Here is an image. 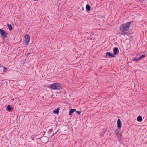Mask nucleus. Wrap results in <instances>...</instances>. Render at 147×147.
<instances>
[{
    "label": "nucleus",
    "instance_id": "obj_1",
    "mask_svg": "<svg viewBox=\"0 0 147 147\" xmlns=\"http://www.w3.org/2000/svg\"><path fill=\"white\" fill-rule=\"evenodd\" d=\"M133 22L131 21L124 23L120 26V29L121 31L125 32L128 31L129 29V27L131 25Z\"/></svg>",
    "mask_w": 147,
    "mask_h": 147
},
{
    "label": "nucleus",
    "instance_id": "obj_2",
    "mask_svg": "<svg viewBox=\"0 0 147 147\" xmlns=\"http://www.w3.org/2000/svg\"><path fill=\"white\" fill-rule=\"evenodd\" d=\"M62 86L60 83H54L51 84V88L56 90H59L62 89Z\"/></svg>",
    "mask_w": 147,
    "mask_h": 147
},
{
    "label": "nucleus",
    "instance_id": "obj_3",
    "mask_svg": "<svg viewBox=\"0 0 147 147\" xmlns=\"http://www.w3.org/2000/svg\"><path fill=\"white\" fill-rule=\"evenodd\" d=\"M30 40V36L28 34H26L25 36V44L26 45H28Z\"/></svg>",
    "mask_w": 147,
    "mask_h": 147
},
{
    "label": "nucleus",
    "instance_id": "obj_4",
    "mask_svg": "<svg viewBox=\"0 0 147 147\" xmlns=\"http://www.w3.org/2000/svg\"><path fill=\"white\" fill-rule=\"evenodd\" d=\"M7 33L3 30L0 28V35L4 38H5L7 36Z\"/></svg>",
    "mask_w": 147,
    "mask_h": 147
},
{
    "label": "nucleus",
    "instance_id": "obj_5",
    "mask_svg": "<svg viewBox=\"0 0 147 147\" xmlns=\"http://www.w3.org/2000/svg\"><path fill=\"white\" fill-rule=\"evenodd\" d=\"M106 57H115V55H113V53L109 52H106Z\"/></svg>",
    "mask_w": 147,
    "mask_h": 147
},
{
    "label": "nucleus",
    "instance_id": "obj_6",
    "mask_svg": "<svg viewBox=\"0 0 147 147\" xmlns=\"http://www.w3.org/2000/svg\"><path fill=\"white\" fill-rule=\"evenodd\" d=\"M113 51L114 52L113 55H115L118 54L119 51L118 48L116 47L114 48L113 49Z\"/></svg>",
    "mask_w": 147,
    "mask_h": 147
},
{
    "label": "nucleus",
    "instance_id": "obj_7",
    "mask_svg": "<svg viewBox=\"0 0 147 147\" xmlns=\"http://www.w3.org/2000/svg\"><path fill=\"white\" fill-rule=\"evenodd\" d=\"M122 123L120 120L118 119L117 120V127L118 129H120L121 127Z\"/></svg>",
    "mask_w": 147,
    "mask_h": 147
},
{
    "label": "nucleus",
    "instance_id": "obj_8",
    "mask_svg": "<svg viewBox=\"0 0 147 147\" xmlns=\"http://www.w3.org/2000/svg\"><path fill=\"white\" fill-rule=\"evenodd\" d=\"M76 111V110L75 109H71L70 110L69 112V114L71 115L73 114L74 111Z\"/></svg>",
    "mask_w": 147,
    "mask_h": 147
},
{
    "label": "nucleus",
    "instance_id": "obj_9",
    "mask_svg": "<svg viewBox=\"0 0 147 147\" xmlns=\"http://www.w3.org/2000/svg\"><path fill=\"white\" fill-rule=\"evenodd\" d=\"M13 109L12 107L10 105H8L7 106L6 110L7 111H10L11 110Z\"/></svg>",
    "mask_w": 147,
    "mask_h": 147
},
{
    "label": "nucleus",
    "instance_id": "obj_10",
    "mask_svg": "<svg viewBox=\"0 0 147 147\" xmlns=\"http://www.w3.org/2000/svg\"><path fill=\"white\" fill-rule=\"evenodd\" d=\"M137 120L138 122H141L142 120V117L140 116H139L137 118Z\"/></svg>",
    "mask_w": 147,
    "mask_h": 147
},
{
    "label": "nucleus",
    "instance_id": "obj_11",
    "mask_svg": "<svg viewBox=\"0 0 147 147\" xmlns=\"http://www.w3.org/2000/svg\"><path fill=\"white\" fill-rule=\"evenodd\" d=\"M86 7L87 11H90L91 9V7L90 6V5L88 4H87L86 5Z\"/></svg>",
    "mask_w": 147,
    "mask_h": 147
},
{
    "label": "nucleus",
    "instance_id": "obj_12",
    "mask_svg": "<svg viewBox=\"0 0 147 147\" xmlns=\"http://www.w3.org/2000/svg\"><path fill=\"white\" fill-rule=\"evenodd\" d=\"M59 108H57L56 109L54 110L53 111V112L55 114H58L59 112Z\"/></svg>",
    "mask_w": 147,
    "mask_h": 147
},
{
    "label": "nucleus",
    "instance_id": "obj_13",
    "mask_svg": "<svg viewBox=\"0 0 147 147\" xmlns=\"http://www.w3.org/2000/svg\"><path fill=\"white\" fill-rule=\"evenodd\" d=\"M7 26L8 27L9 29V30L10 31H11L12 29V26L11 25L8 24Z\"/></svg>",
    "mask_w": 147,
    "mask_h": 147
},
{
    "label": "nucleus",
    "instance_id": "obj_14",
    "mask_svg": "<svg viewBox=\"0 0 147 147\" xmlns=\"http://www.w3.org/2000/svg\"><path fill=\"white\" fill-rule=\"evenodd\" d=\"M146 57V56L145 55H141V56H140L139 58L138 59H140V60L142 59V58H143L144 57Z\"/></svg>",
    "mask_w": 147,
    "mask_h": 147
},
{
    "label": "nucleus",
    "instance_id": "obj_15",
    "mask_svg": "<svg viewBox=\"0 0 147 147\" xmlns=\"http://www.w3.org/2000/svg\"><path fill=\"white\" fill-rule=\"evenodd\" d=\"M140 60V59H138V58H136L135 57H134L133 59V61H134L135 62H138V61Z\"/></svg>",
    "mask_w": 147,
    "mask_h": 147
},
{
    "label": "nucleus",
    "instance_id": "obj_16",
    "mask_svg": "<svg viewBox=\"0 0 147 147\" xmlns=\"http://www.w3.org/2000/svg\"><path fill=\"white\" fill-rule=\"evenodd\" d=\"M36 136V135H32L30 137V138L32 140H34Z\"/></svg>",
    "mask_w": 147,
    "mask_h": 147
},
{
    "label": "nucleus",
    "instance_id": "obj_17",
    "mask_svg": "<svg viewBox=\"0 0 147 147\" xmlns=\"http://www.w3.org/2000/svg\"><path fill=\"white\" fill-rule=\"evenodd\" d=\"M115 132L116 134H119V135H120V136H121V135L120 134H119V131L118 130H116V131H115Z\"/></svg>",
    "mask_w": 147,
    "mask_h": 147
},
{
    "label": "nucleus",
    "instance_id": "obj_18",
    "mask_svg": "<svg viewBox=\"0 0 147 147\" xmlns=\"http://www.w3.org/2000/svg\"><path fill=\"white\" fill-rule=\"evenodd\" d=\"M77 113L78 114V115H80L81 113V111H76Z\"/></svg>",
    "mask_w": 147,
    "mask_h": 147
},
{
    "label": "nucleus",
    "instance_id": "obj_19",
    "mask_svg": "<svg viewBox=\"0 0 147 147\" xmlns=\"http://www.w3.org/2000/svg\"><path fill=\"white\" fill-rule=\"evenodd\" d=\"M57 133V132H55V133L54 134H53L51 136V137H53L54 135H55V134H56V133Z\"/></svg>",
    "mask_w": 147,
    "mask_h": 147
},
{
    "label": "nucleus",
    "instance_id": "obj_20",
    "mask_svg": "<svg viewBox=\"0 0 147 147\" xmlns=\"http://www.w3.org/2000/svg\"><path fill=\"white\" fill-rule=\"evenodd\" d=\"M52 129H50V131H51V130H52Z\"/></svg>",
    "mask_w": 147,
    "mask_h": 147
},
{
    "label": "nucleus",
    "instance_id": "obj_21",
    "mask_svg": "<svg viewBox=\"0 0 147 147\" xmlns=\"http://www.w3.org/2000/svg\"><path fill=\"white\" fill-rule=\"evenodd\" d=\"M7 69L6 68H5V69Z\"/></svg>",
    "mask_w": 147,
    "mask_h": 147
}]
</instances>
